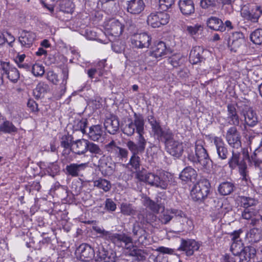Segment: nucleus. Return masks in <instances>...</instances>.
<instances>
[{
    "label": "nucleus",
    "instance_id": "f257e3e1",
    "mask_svg": "<svg viewBox=\"0 0 262 262\" xmlns=\"http://www.w3.org/2000/svg\"><path fill=\"white\" fill-rule=\"evenodd\" d=\"M170 176L164 171L155 172H147L145 168L136 172L135 177L139 181L144 182L150 186L165 190L169 185Z\"/></svg>",
    "mask_w": 262,
    "mask_h": 262
},
{
    "label": "nucleus",
    "instance_id": "f03ea898",
    "mask_svg": "<svg viewBox=\"0 0 262 262\" xmlns=\"http://www.w3.org/2000/svg\"><path fill=\"white\" fill-rule=\"evenodd\" d=\"M122 130L123 133L128 136H132L135 131L138 134L137 142L140 143L147 142L143 135L144 132V120L142 115L134 113V119L128 118L123 126Z\"/></svg>",
    "mask_w": 262,
    "mask_h": 262
},
{
    "label": "nucleus",
    "instance_id": "7ed1b4c3",
    "mask_svg": "<svg viewBox=\"0 0 262 262\" xmlns=\"http://www.w3.org/2000/svg\"><path fill=\"white\" fill-rule=\"evenodd\" d=\"M146 143L147 142L136 143L130 140H128L126 143V147L132 153V156L127 166H131L132 168L136 170V172L140 170L139 168L141 165V159L138 155L144 152Z\"/></svg>",
    "mask_w": 262,
    "mask_h": 262
},
{
    "label": "nucleus",
    "instance_id": "20e7f679",
    "mask_svg": "<svg viewBox=\"0 0 262 262\" xmlns=\"http://www.w3.org/2000/svg\"><path fill=\"white\" fill-rule=\"evenodd\" d=\"M93 229L96 233L101 234L100 237L107 240H110L117 247H122L123 243L126 245L128 243H132V237L125 233H112L98 226H93Z\"/></svg>",
    "mask_w": 262,
    "mask_h": 262
},
{
    "label": "nucleus",
    "instance_id": "39448f33",
    "mask_svg": "<svg viewBox=\"0 0 262 262\" xmlns=\"http://www.w3.org/2000/svg\"><path fill=\"white\" fill-rule=\"evenodd\" d=\"M210 183L207 179L201 178L192 187L190 195L194 201L202 202L210 192Z\"/></svg>",
    "mask_w": 262,
    "mask_h": 262
},
{
    "label": "nucleus",
    "instance_id": "423d86ee",
    "mask_svg": "<svg viewBox=\"0 0 262 262\" xmlns=\"http://www.w3.org/2000/svg\"><path fill=\"white\" fill-rule=\"evenodd\" d=\"M188 159L193 163H199L205 167H207L211 162L207 150L199 144H195L194 151L191 149L188 151Z\"/></svg>",
    "mask_w": 262,
    "mask_h": 262
},
{
    "label": "nucleus",
    "instance_id": "0eeeda50",
    "mask_svg": "<svg viewBox=\"0 0 262 262\" xmlns=\"http://www.w3.org/2000/svg\"><path fill=\"white\" fill-rule=\"evenodd\" d=\"M249 158L248 153H246L241 159V154L238 152H235L234 150L232 151V156L229 159L228 164L229 167L231 169H234L237 167L238 168V171L242 177V179L247 181V165L245 162L246 159Z\"/></svg>",
    "mask_w": 262,
    "mask_h": 262
},
{
    "label": "nucleus",
    "instance_id": "6e6552de",
    "mask_svg": "<svg viewBox=\"0 0 262 262\" xmlns=\"http://www.w3.org/2000/svg\"><path fill=\"white\" fill-rule=\"evenodd\" d=\"M160 142L164 143L167 151L171 155L177 158L180 157L183 152L182 142L174 139V135L170 132Z\"/></svg>",
    "mask_w": 262,
    "mask_h": 262
},
{
    "label": "nucleus",
    "instance_id": "1a4fd4ad",
    "mask_svg": "<svg viewBox=\"0 0 262 262\" xmlns=\"http://www.w3.org/2000/svg\"><path fill=\"white\" fill-rule=\"evenodd\" d=\"M262 14V9L260 6L247 4L244 5L241 9L242 16L247 20L253 23L258 21Z\"/></svg>",
    "mask_w": 262,
    "mask_h": 262
},
{
    "label": "nucleus",
    "instance_id": "9d476101",
    "mask_svg": "<svg viewBox=\"0 0 262 262\" xmlns=\"http://www.w3.org/2000/svg\"><path fill=\"white\" fill-rule=\"evenodd\" d=\"M169 15L164 12L151 13L147 17V23L152 28H159L166 25L169 20Z\"/></svg>",
    "mask_w": 262,
    "mask_h": 262
},
{
    "label": "nucleus",
    "instance_id": "9b49d317",
    "mask_svg": "<svg viewBox=\"0 0 262 262\" xmlns=\"http://www.w3.org/2000/svg\"><path fill=\"white\" fill-rule=\"evenodd\" d=\"M147 120L150 124L151 130L154 136L156 139L160 142L171 131L169 129L164 130L161 125L159 120H157L153 115H148Z\"/></svg>",
    "mask_w": 262,
    "mask_h": 262
},
{
    "label": "nucleus",
    "instance_id": "f8f14e48",
    "mask_svg": "<svg viewBox=\"0 0 262 262\" xmlns=\"http://www.w3.org/2000/svg\"><path fill=\"white\" fill-rule=\"evenodd\" d=\"M76 254L80 260L89 262L94 258L95 251L89 244L83 243L77 248Z\"/></svg>",
    "mask_w": 262,
    "mask_h": 262
},
{
    "label": "nucleus",
    "instance_id": "ddd939ff",
    "mask_svg": "<svg viewBox=\"0 0 262 262\" xmlns=\"http://www.w3.org/2000/svg\"><path fill=\"white\" fill-rule=\"evenodd\" d=\"M242 232V230L239 229L234 231L231 234L232 243L230 247V250L233 254L236 256V259H237L238 256H239L242 251H243L244 248L243 243L239 237L240 234Z\"/></svg>",
    "mask_w": 262,
    "mask_h": 262
},
{
    "label": "nucleus",
    "instance_id": "4468645a",
    "mask_svg": "<svg viewBox=\"0 0 262 262\" xmlns=\"http://www.w3.org/2000/svg\"><path fill=\"white\" fill-rule=\"evenodd\" d=\"M226 139L232 147L238 149L241 147V136L235 126L230 127L226 135Z\"/></svg>",
    "mask_w": 262,
    "mask_h": 262
},
{
    "label": "nucleus",
    "instance_id": "2eb2a0df",
    "mask_svg": "<svg viewBox=\"0 0 262 262\" xmlns=\"http://www.w3.org/2000/svg\"><path fill=\"white\" fill-rule=\"evenodd\" d=\"M151 38L147 33L134 34L132 38V43L137 48H147L151 43Z\"/></svg>",
    "mask_w": 262,
    "mask_h": 262
},
{
    "label": "nucleus",
    "instance_id": "dca6fc26",
    "mask_svg": "<svg viewBox=\"0 0 262 262\" xmlns=\"http://www.w3.org/2000/svg\"><path fill=\"white\" fill-rule=\"evenodd\" d=\"M200 245V244L194 239L182 238L178 250L185 251L187 256H191L195 251L199 250Z\"/></svg>",
    "mask_w": 262,
    "mask_h": 262
},
{
    "label": "nucleus",
    "instance_id": "f3484780",
    "mask_svg": "<svg viewBox=\"0 0 262 262\" xmlns=\"http://www.w3.org/2000/svg\"><path fill=\"white\" fill-rule=\"evenodd\" d=\"M245 37L243 33L241 32H235L232 33L228 40V46L230 47L231 51L236 52L245 43Z\"/></svg>",
    "mask_w": 262,
    "mask_h": 262
},
{
    "label": "nucleus",
    "instance_id": "a211bd4d",
    "mask_svg": "<svg viewBox=\"0 0 262 262\" xmlns=\"http://www.w3.org/2000/svg\"><path fill=\"white\" fill-rule=\"evenodd\" d=\"M133 236L137 238L139 243L146 245L148 239L149 234L145 229L141 227L139 223H135L132 228Z\"/></svg>",
    "mask_w": 262,
    "mask_h": 262
},
{
    "label": "nucleus",
    "instance_id": "6ab92c4d",
    "mask_svg": "<svg viewBox=\"0 0 262 262\" xmlns=\"http://www.w3.org/2000/svg\"><path fill=\"white\" fill-rule=\"evenodd\" d=\"M107 33L112 36L119 37L122 33V24L115 18L111 19L105 25Z\"/></svg>",
    "mask_w": 262,
    "mask_h": 262
},
{
    "label": "nucleus",
    "instance_id": "aec40b11",
    "mask_svg": "<svg viewBox=\"0 0 262 262\" xmlns=\"http://www.w3.org/2000/svg\"><path fill=\"white\" fill-rule=\"evenodd\" d=\"M213 141L219 158L221 160L227 159L229 152L223 140L220 137H215Z\"/></svg>",
    "mask_w": 262,
    "mask_h": 262
},
{
    "label": "nucleus",
    "instance_id": "412c9836",
    "mask_svg": "<svg viewBox=\"0 0 262 262\" xmlns=\"http://www.w3.org/2000/svg\"><path fill=\"white\" fill-rule=\"evenodd\" d=\"M241 114L244 117L245 125L253 127L257 124V116L252 108L247 107L243 110Z\"/></svg>",
    "mask_w": 262,
    "mask_h": 262
},
{
    "label": "nucleus",
    "instance_id": "4be33fe9",
    "mask_svg": "<svg viewBox=\"0 0 262 262\" xmlns=\"http://www.w3.org/2000/svg\"><path fill=\"white\" fill-rule=\"evenodd\" d=\"M205 50L201 46L194 47L189 54V61L193 64L204 61L205 60L204 53Z\"/></svg>",
    "mask_w": 262,
    "mask_h": 262
},
{
    "label": "nucleus",
    "instance_id": "5701e85b",
    "mask_svg": "<svg viewBox=\"0 0 262 262\" xmlns=\"http://www.w3.org/2000/svg\"><path fill=\"white\" fill-rule=\"evenodd\" d=\"M145 7L143 0H130L127 2L126 10L132 14H140Z\"/></svg>",
    "mask_w": 262,
    "mask_h": 262
},
{
    "label": "nucleus",
    "instance_id": "b1692460",
    "mask_svg": "<svg viewBox=\"0 0 262 262\" xmlns=\"http://www.w3.org/2000/svg\"><path fill=\"white\" fill-rule=\"evenodd\" d=\"M36 37V35L34 32L23 30L18 40L23 47L29 48L32 46Z\"/></svg>",
    "mask_w": 262,
    "mask_h": 262
},
{
    "label": "nucleus",
    "instance_id": "393cba45",
    "mask_svg": "<svg viewBox=\"0 0 262 262\" xmlns=\"http://www.w3.org/2000/svg\"><path fill=\"white\" fill-rule=\"evenodd\" d=\"M133 240L132 243H128L127 245L123 243V245H124V247L127 250H129L128 255L131 256L136 257L137 260L139 261H143L145 260L146 255H147V253L146 251L140 249H138L136 246H134L133 244ZM123 247V246L122 247Z\"/></svg>",
    "mask_w": 262,
    "mask_h": 262
},
{
    "label": "nucleus",
    "instance_id": "a878e982",
    "mask_svg": "<svg viewBox=\"0 0 262 262\" xmlns=\"http://www.w3.org/2000/svg\"><path fill=\"white\" fill-rule=\"evenodd\" d=\"M256 255V249L251 246L244 247L237 260L238 262H249Z\"/></svg>",
    "mask_w": 262,
    "mask_h": 262
},
{
    "label": "nucleus",
    "instance_id": "bb28decb",
    "mask_svg": "<svg viewBox=\"0 0 262 262\" xmlns=\"http://www.w3.org/2000/svg\"><path fill=\"white\" fill-rule=\"evenodd\" d=\"M104 126L108 133L114 135L119 128V119L116 116H112L105 120Z\"/></svg>",
    "mask_w": 262,
    "mask_h": 262
},
{
    "label": "nucleus",
    "instance_id": "cd10ccee",
    "mask_svg": "<svg viewBox=\"0 0 262 262\" xmlns=\"http://www.w3.org/2000/svg\"><path fill=\"white\" fill-rule=\"evenodd\" d=\"M86 166V163H71L66 166V174L72 177H79L81 171L83 170Z\"/></svg>",
    "mask_w": 262,
    "mask_h": 262
},
{
    "label": "nucleus",
    "instance_id": "c85d7f7f",
    "mask_svg": "<svg viewBox=\"0 0 262 262\" xmlns=\"http://www.w3.org/2000/svg\"><path fill=\"white\" fill-rule=\"evenodd\" d=\"M227 119L228 123L233 126H238L240 123V118L237 114L235 106L232 104L227 105Z\"/></svg>",
    "mask_w": 262,
    "mask_h": 262
},
{
    "label": "nucleus",
    "instance_id": "c756f323",
    "mask_svg": "<svg viewBox=\"0 0 262 262\" xmlns=\"http://www.w3.org/2000/svg\"><path fill=\"white\" fill-rule=\"evenodd\" d=\"M170 52V49L167 48L165 43L160 41L155 45L152 51L150 52V55L157 58L166 55Z\"/></svg>",
    "mask_w": 262,
    "mask_h": 262
},
{
    "label": "nucleus",
    "instance_id": "7c9ffc66",
    "mask_svg": "<svg viewBox=\"0 0 262 262\" xmlns=\"http://www.w3.org/2000/svg\"><path fill=\"white\" fill-rule=\"evenodd\" d=\"M179 7L184 15H190L194 12V4L192 0H180Z\"/></svg>",
    "mask_w": 262,
    "mask_h": 262
},
{
    "label": "nucleus",
    "instance_id": "2f4dec72",
    "mask_svg": "<svg viewBox=\"0 0 262 262\" xmlns=\"http://www.w3.org/2000/svg\"><path fill=\"white\" fill-rule=\"evenodd\" d=\"M88 141L84 139H79L74 141L71 145V150L74 153L80 155L86 152Z\"/></svg>",
    "mask_w": 262,
    "mask_h": 262
},
{
    "label": "nucleus",
    "instance_id": "473e14b6",
    "mask_svg": "<svg viewBox=\"0 0 262 262\" xmlns=\"http://www.w3.org/2000/svg\"><path fill=\"white\" fill-rule=\"evenodd\" d=\"M97 252V256L103 262H116L117 256L115 252L112 250H106L103 247L99 249Z\"/></svg>",
    "mask_w": 262,
    "mask_h": 262
},
{
    "label": "nucleus",
    "instance_id": "72a5a7b5",
    "mask_svg": "<svg viewBox=\"0 0 262 262\" xmlns=\"http://www.w3.org/2000/svg\"><path fill=\"white\" fill-rule=\"evenodd\" d=\"M198 174L195 169L190 166L185 167L180 173L179 178L185 182H193L196 180Z\"/></svg>",
    "mask_w": 262,
    "mask_h": 262
},
{
    "label": "nucleus",
    "instance_id": "f704fd0d",
    "mask_svg": "<svg viewBox=\"0 0 262 262\" xmlns=\"http://www.w3.org/2000/svg\"><path fill=\"white\" fill-rule=\"evenodd\" d=\"M207 25L211 29L221 32L225 31V27L223 21L216 17L211 16L207 20Z\"/></svg>",
    "mask_w": 262,
    "mask_h": 262
},
{
    "label": "nucleus",
    "instance_id": "c9c22d12",
    "mask_svg": "<svg viewBox=\"0 0 262 262\" xmlns=\"http://www.w3.org/2000/svg\"><path fill=\"white\" fill-rule=\"evenodd\" d=\"M258 214V210H256L252 207L244 209L242 211V216L245 220H250V224L254 226H257V224H255L254 222L255 220L257 219Z\"/></svg>",
    "mask_w": 262,
    "mask_h": 262
},
{
    "label": "nucleus",
    "instance_id": "e433bc0d",
    "mask_svg": "<svg viewBox=\"0 0 262 262\" xmlns=\"http://www.w3.org/2000/svg\"><path fill=\"white\" fill-rule=\"evenodd\" d=\"M86 134L90 139L94 141H98L102 136V127L100 125H93L89 128V132Z\"/></svg>",
    "mask_w": 262,
    "mask_h": 262
},
{
    "label": "nucleus",
    "instance_id": "4c0bfd02",
    "mask_svg": "<svg viewBox=\"0 0 262 262\" xmlns=\"http://www.w3.org/2000/svg\"><path fill=\"white\" fill-rule=\"evenodd\" d=\"M235 189L234 184L231 182H222L218 187L219 192L222 195L231 194Z\"/></svg>",
    "mask_w": 262,
    "mask_h": 262
},
{
    "label": "nucleus",
    "instance_id": "58836bf2",
    "mask_svg": "<svg viewBox=\"0 0 262 262\" xmlns=\"http://www.w3.org/2000/svg\"><path fill=\"white\" fill-rule=\"evenodd\" d=\"M247 236L251 242L257 243L262 238V230L260 228L254 227L249 230Z\"/></svg>",
    "mask_w": 262,
    "mask_h": 262
},
{
    "label": "nucleus",
    "instance_id": "ea45409f",
    "mask_svg": "<svg viewBox=\"0 0 262 262\" xmlns=\"http://www.w3.org/2000/svg\"><path fill=\"white\" fill-rule=\"evenodd\" d=\"M238 201L241 206L244 209L254 207L258 203V201L255 199L245 196H238Z\"/></svg>",
    "mask_w": 262,
    "mask_h": 262
},
{
    "label": "nucleus",
    "instance_id": "a19ab883",
    "mask_svg": "<svg viewBox=\"0 0 262 262\" xmlns=\"http://www.w3.org/2000/svg\"><path fill=\"white\" fill-rule=\"evenodd\" d=\"M93 185L94 187L102 189L104 192L110 191L112 188L111 182L103 178H99L98 180L94 181Z\"/></svg>",
    "mask_w": 262,
    "mask_h": 262
},
{
    "label": "nucleus",
    "instance_id": "79ce46f5",
    "mask_svg": "<svg viewBox=\"0 0 262 262\" xmlns=\"http://www.w3.org/2000/svg\"><path fill=\"white\" fill-rule=\"evenodd\" d=\"M0 132L8 134L15 133L17 132V128L11 122L5 120L1 123Z\"/></svg>",
    "mask_w": 262,
    "mask_h": 262
},
{
    "label": "nucleus",
    "instance_id": "37998d69",
    "mask_svg": "<svg viewBox=\"0 0 262 262\" xmlns=\"http://www.w3.org/2000/svg\"><path fill=\"white\" fill-rule=\"evenodd\" d=\"M50 90L49 86L44 82H40L33 91L34 95L37 98H40L42 94L47 93Z\"/></svg>",
    "mask_w": 262,
    "mask_h": 262
},
{
    "label": "nucleus",
    "instance_id": "c03bdc74",
    "mask_svg": "<svg viewBox=\"0 0 262 262\" xmlns=\"http://www.w3.org/2000/svg\"><path fill=\"white\" fill-rule=\"evenodd\" d=\"M89 151L94 156L97 157L103 155V151L99 146L93 142L88 141L86 151Z\"/></svg>",
    "mask_w": 262,
    "mask_h": 262
},
{
    "label": "nucleus",
    "instance_id": "a18cd8bd",
    "mask_svg": "<svg viewBox=\"0 0 262 262\" xmlns=\"http://www.w3.org/2000/svg\"><path fill=\"white\" fill-rule=\"evenodd\" d=\"M144 205L155 213L159 212L161 208L160 204L151 200L148 197H146L144 199Z\"/></svg>",
    "mask_w": 262,
    "mask_h": 262
},
{
    "label": "nucleus",
    "instance_id": "49530a36",
    "mask_svg": "<svg viewBox=\"0 0 262 262\" xmlns=\"http://www.w3.org/2000/svg\"><path fill=\"white\" fill-rule=\"evenodd\" d=\"M250 39L256 45L262 44V29H257L252 32L250 35Z\"/></svg>",
    "mask_w": 262,
    "mask_h": 262
},
{
    "label": "nucleus",
    "instance_id": "de8ad7c7",
    "mask_svg": "<svg viewBox=\"0 0 262 262\" xmlns=\"http://www.w3.org/2000/svg\"><path fill=\"white\" fill-rule=\"evenodd\" d=\"M88 121L85 119H77L74 121L73 128L76 130H80L83 134L86 133L85 128L87 126Z\"/></svg>",
    "mask_w": 262,
    "mask_h": 262
},
{
    "label": "nucleus",
    "instance_id": "09e8293b",
    "mask_svg": "<svg viewBox=\"0 0 262 262\" xmlns=\"http://www.w3.org/2000/svg\"><path fill=\"white\" fill-rule=\"evenodd\" d=\"M173 217L170 212V209H167L161 213L159 216V220L162 224H167Z\"/></svg>",
    "mask_w": 262,
    "mask_h": 262
},
{
    "label": "nucleus",
    "instance_id": "8fccbe9b",
    "mask_svg": "<svg viewBox=\"0 0 262 262\" xmlns=\"http://www.w3.org/2000/svg\"><path fill=\"white\" fill-rule=\"evenodd\" d=\"M121 212L125 215H133L136 214V210L132 204L122 203L121 205Z\"/></svg>",
    "mask_w": 262,
    "mask_h": 262
},
{
    "label": "nucleus",
    "instance_id": "3c124183",
    "mask_svg": "<svg viewBox=\"0 0 262 262\" xmlns=\"http://www.w3.org/2000/svg\"><path fill=\"white\" fill-rule=\"evenodd\" d=\"M7 78L12 82L16 83L19 78V73L15 68H13L7 74Z\"/></svg>",
    "mask_w": 262,
    "mask_h": 262
},
{
    "label": "nucleus",
    "instance_id": "603ef678",
    "mask_svg": "<svg viewBox=\"0 0 262 262\" xmlns=\"http://www.w3.org/2000/svg\"><path fill=\"white\" fill-rule=\"evenodd\" d=\"M119 147V146H117L114 140H112L111 142L105 145V148L106 151L116 156L117 154Z\"/></svg>",
    "mask_w": 262,
    "mask_h": 262
},
{
    "label": "nucleus",
    "instance_id": "864d4df0",
    "mask_svg": "<svg viewBox=\"0 0 262 262\" xmlns=\"http://www.w3.org/2000/svg\"><path fill=\"white\" fill-rule=\"evenodd\" d=\"M32 72L35 76H40L45 73L44 67L39 64H35L32 67Z\"/></svg>",
    "mask_w": 262,
    "mask_h": 262
},
{
    "label": "nucleus",
    "instance_id": "5fc2aeb1",
    "mask_svg": "<svg viewBox=\"0 0 262 262\" xmlns=\"http://www.w3.org/2000/svg\"><path fill=\"white\" fill-rule=\"evenodd\" d=\"M187 31L191 35H196L199 32H202L203 30V27L199 24H196L193 26H187Z\"/></svg>",
    "mask_w": 262,
    "mask_h": 262
},
{
    "label": "nucleus",
    "instance_id": "6e6d98bb",
    "mask_svg": "<svg viewBox=\"0 0 262 262\" xmlns=\"http://www.w3.org/2000/svg\"><path fill=\"white\" fill-rule=\"evenodd\" d=\"M112 48L113 51L116 53H121L124 50V44L120 40H117L112 43Z\"/></svg>",
    "mask_w": 262,
    "mask_h": 262
},
{
    "label": "nucleus",
    "instance_id": "4d7b16f0",
    "mask_svg": "<svg viewBox=\"0 0 262 262\" xmlns=\"http://www.w3.org/2000/svg\"><path fill=\"white\" fill-rule=\"evenodd\" d=\"M168 61L174 68H177L180 66L181 56L173 55L168 58Z\"/></svg>",
    "mask_w": 262,
    "mask_h": 262
},
{
    "label": "nucleus",
    "instance_id": "13d9d810",
    "mask_svg": "<svg viewBox=\"0 0 262 262\" xmlns=\"http://www.w3.org/2000/svg\"><path fill=\"white\" fill-rule=\"evenodd\" d=\"M200 5L203 9L215 7L216 6V0H201Z\"/></svg>",
    "mask_w": 262,
    "mask_h": 262
},
{
    "label": "nucleus",
    "instance_id": "bf43d9fd",
    "mask_svg": "<svg viewBox=\"0 0 262 262\" xmlns=\"http://www.w3.org/2000/svg\"><path fill=\"white\" fill-rule=\"evenodd\" d=\"M72 137L69 136H64L61 138V145L65 148L70 147L71 148Z\"/></svg>",
    "mask_w": 262,
    "mask_h": 262
},
{
    "label": "nucleus",
    "instance_id": "052dcab7",
    "mask_svg": "<svg viewBox=\"0 0 262 262\" xmlns=\"http://www.w3.org/2000/svg\"><path fill=\"white\" fill-rule=\"evenodd\" d=\"M174 2V0H159V6L160 8L165 11L170 8Z\"/></svg>",
    "mask_w": 262,
    "mask_h": 262
},
{
    "label": "nucleus",
    "instance_id": "680f3d73",
    "mask_svg": "<svg viewBox=\"0 0 262 262\" xmlns=\"http://www.w3.org/2000/svg\"><path fill=\"white\" fill-rule=\"evenodd\" d=\"M47 78L54 84H57L59 82L57 75L53 71H50L47 73Z\"/></svg>",
    "mask_w": 262,
    "mask_h": 262
},
{
    "label": "nucleus",
    "instance_id": "e2e57ef3",
    "mask_svg": "<svg viewBox=\"0 0 262 262\" xmlns=\"http://www.w3.org/2000/svg\"><path fill=\"white\" fill-rule=\"evenodd\" d=\"M170 212L171 215H173V217L182 218L184 219L185 221L188 220L186 217L185 214L181 210L174 208L170 209Z\"/></svg>",
    "mask_w": 262,
    "mask_h": 262
},
{
    "label": "nucleus",
    "instance_id": "0e129e2a",
    "mask_svg": "<svg viewBox=\"0 0 262 262\" xmlns=\"http://www.w3.org/2000/svg\"><path fill=\"white\" fill-rule=\"evenodd\" d=\"M105 208L108 211H114L116 209V205L111 199H106Z\"/></svg>",
    "mask_w": 262,
    "mask_h": 262
},
{
    "label": "nucleus",
    "instance_id": "69168bd1",
    "mask_svg": "<svg viewBox=\"0 0 262 262\" xmlns=\"http://www.w3.org/2000/svg\"><path fill=\"white\" fill-rule=\"evenodd\" d=\"M59 166L57 164L53 163L50 164L48 167V172H51L50 175L54 176V173H56L59 171Z\"/></svg>",
    "mask_w": 262,
    "mask_h": 262
},
{
    "label": "nucleus",
    "instance_id": "338daca9",
    "mask_svg": "<svg viewBox=\"0 0 262 262\" xmlns=\"http://www.w3.org/2000/svg\"><path fill=\"white\" fill-rule=\"evenodd\" d=\"M128 155V151L126 149L119 147L116 156L122 159H126Z\"/></svg>",
    "mask_w": 262,
    "mask_h": 262
},
{
    "label": "nucleus",
    "instance_id": "774afa93",
    "mask_svg": "<svg viewBox=\"0 0 262 262\" xmlns=\"http://www.w3.org/2000/svg\"><path fill=\"white\" fill-rule=\"evenodd\" d=\"M27 106L31 109L32 112H36L38 111L37 104L34 100L32 99H29L28 100Z\"/></svg>",
    "mask_w": 262,
    "mask_h": 262
}]
</instances>
